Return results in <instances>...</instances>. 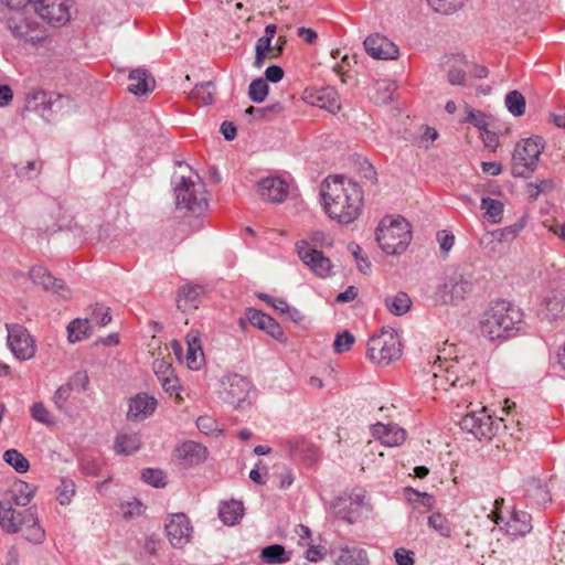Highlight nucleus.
Segmentation results:
<instances>
[{
	"label": "nucleus",
	"instance_id": "f257e3e1",
	"mask_svg": "<svg viewBox=\"0 0 565 565\" xmlns=\"http://www.w3.org/2000/svg\"><path fill=\"white\" fill-rule=\"evenodd\" d=\"M320 195L327 215L341 225L353 223L362 213V188L344 175H329L321 184Z\"/></svg>",
	"mask_w": 565,
	"mask_h": 565
},
{
	"label": "nucleus",
	"instance_id": "f03ea898",
	"mask_svg": "<svg viewBox=\"0 0 565 565\" xmlns=\"http://www.w3.org/2000/svg\"><path fill=\"white\" fill-rule=\"evenodd\" d=\"M524 326L523 312L510 301L498 299L482 315L480 331L491 341L505 340L522 332Z\"/></svg>",
	"mask_w": 565,
	"mask_h": 565
},
{
	"label": "nucleus",
	"instance_id": "7ed1b4c3",
	"mask_svg": "<svg viewBox=\"0 0 565 565\" xmlns=\"http://www.w3.org/2000/svg\"><path fill=\"white\" fill-rule=\"evenodd\" d=\"M0 526L9 534L24 530L25 540L33 544H41L45 537V532L31 508L17 511L8 504L0 503Z\"/></svg>",
	"mask_w": 565,
	"mask_h": 565
},
{
	"label": "nucleus",
	"instance_id": "20e7f679",
	"mask_svg": "<svg viewBox=\"0 0 565 565\" xmlns=\"http://www.w3.org/2000/svg\"><path fill=\"white\" fill-rule=\"evenodd\" d=\"M375 234L376 242L385 254L401 255L412 241V226L404 217H384Z\"/></svg>",
	"mask_w": 565,
	"mask_h": 565
},
{
	"label": "nucleus",
	"instance_id": "39448f33",
	"mask_svg": "<svg viewBox=\"0 0 565 565\" xmlns=\"http://www.w3.org/2000/svg\"><path fill=\"white\" fill-rule=\"evenodd\" d=\"M173 192L178 209L201 214L207 207L205 184L198 174L194 175V179L185 175L179 177L174 181Z\"/></svg>",
	"mask_w": 565,
	"mask_h": 565
},
{
	"label": "nucleus",
	"instance_id": "423d86ee",
	"mask_svg": "<svg viewBox=\"0 0 565 565\" xmlns=\"http://www.w3.org/2000/svg\"><path fill=\"white\" fill-rule=\"evenodd\" d=\"M544 149L540 136L530 137L518 142L511 159V173L514 178H530L536 170L537 161Z\"/></svg>",
	"mask_w": 565,
	"mask_h": 565
},
{
	"label": "nucleus",
	"instance_id": "0eeeda50",
	"mask_svg": "<svg viewBox=\"0 0 565 565\" xmlns=\"http://www.w3.org/2000/svg\"><path fill=\"white\" fill-rule=\"evenodd\" d=\"M402 344L396 331L392 328L383 329L367 342V356L379 365H388L402 355Z\"/></svg>",
	"mask_w": 565,
	"mask_h": 565
},
{
	"label": "nucleus",
	"instance_id": "6e6552de",
	"mask_svg": "<svg viewBox=\"0 0 565 565\" xmlns=\"http://www.w3.org/2000/svg\"><path fill=\"white\" fill-rule=\"evenodd\" d=\"M7 26L13 38L24 44L38 45L47 38L46 29L33 17L14 10L7 18Z\"/></svg>",
	"mask_w": 565,
	"mask_h": 565
},
{
	"label": "nucleus",
	"instance_id": "1a4fd4ad",
	"mask_svg": "<svg viewBox=\"0 0 565 565\" xmlns=\"http://www.w3.org/2000/svg\"><path fill=\"white\" fill-rule=\"evenodd\" d=\"M501 418H493L487 407L479 411H469L460 419V428L473 435L478 440L491 439L498 431Z\"/></svg>",
	"mask_w": 565,
	"mask_h": 565
},
{
	"label": "nucleus",
	"instance_id": "9d476101",
	"mask_svg": "<svg viewBox=\"0 0 565 565\" xmlns=\"http://www.w3.org/2000/svg\"><path fill=\"white\" fill-rule=\"evenodd\" d=\"M471 290V279L462 273L454 270L445 275L437 292L443 303L458 305Z\"/></svg>",
	"mask_w": 565,
	"mask_h": 565
},
{
	"label": "nucleus",
	"instance_id": "9b49d317",
	"mask_svg": "<svg viewBox=\"0 0 565 565\" xmlns=\"http://www.w3.org/2000/svg\"><path fill=\"white\" fill-rule=\"evenodd\" d=\"M250 390L252 384L246 377L232 374L221 381L220 397L235 408H244L245 404L250 405Z\"/></svg>",
	"mask_w": 565,
	"mask_h": 565
},
{
	"label": "nucleus",
	"instance_id": "f8f14e48",
	"mask_svg": "<svg viewBox=\"0 0 565 565\" xmlns=\"http://www.w3.org/2000/svg\"><path fill=\"white\" fill-rule=\"evenodd\" d=\"M8 347L13 355L22 361L35 355V343L29 331L21 324H7Z\"/></svg>",
	"mask_w": 565,
	"mask_h": 565
},
{
	"label": "nucleus",
	"instance_id": "ddd939ff",
	"mask_svg": "<svg viewBox=\"0 0 565 565\" xmlns=\"http://www.w3.org/2000/svg\"><path fill=\"white\" fill-rule=\"evenodd\" d=\"M164 527L170 544L175 548L186 545L193 533L190 519L184 513L171 514Z\"/></svg>",
	"mask_w": 565,
	"mask_h": 565
},
{
	"label": "nucleus",
	"instance_id": "4468645a",
	"mask_svg": "<svg viewBox=\"0 0 565 565\" xmlns=\"http://www.w3.org/2000/svg\"><path fill=\"white\" fill-rule=\"evenodd\" d=\"M297 253L299 258L307 265L315 274L320 277H327L331 273V260L323 255L322 252L313 249L305 241L297 243Z\"/></svg>",
	"mask_w": 565,
	"mask_h": 565
},
{
	"label": "nucleus",
	"instance_id": "2eb2a0df",
	"mask_svg": "<svg viewBox=\"0 0 565 565\" xmlns=\"http://www.w3.org/2000/svg\"><path fill=\"white\" fill-rule=\"evenodd\" d=\"M363 503L364 494L351 493L337 498L332 502V509L339 519L352 524L361 516Z\"/></svg>",
	"mask_w": 565,
	"mask_h": 565
},
{
	"label": "nucleus",
	"instance_id": "dca6fc26",
	"mask_svg": "<svg viewBox=\"0 0 565 565\" xmlns=\"http://www.w3.org/2000/svg\"><path fill=\"white\" fill-rule=\"evenodd\" d=\"M247 321L258 328L259 330L265 331L267 334H269L271 338L277 340L280 343L287 342V337L280 327V324L270 316L266 315L265 312L249 308L247 309L246 313Z\"/></svg>",
	"mask_w": 565,
	"mask_h": 565
},
{
	"label": "nucleus",
	"instance_id": "f3484780",
	"mask_svg": "<svg viewBox=\"0 0 565 565\" xmlns=\"http://www.w3.org/2000/svg\"><path fill=\"white\" fill-rule=\"evenodd\" d=\"M364 47L366 53L376 60H395L399 54L397 45L380 34L369 35L364 40Z\"/></svg>",
	"mask_w": 565,
	"mask_h": 565
},
{
	"label": "nucleus",
	"instance_id": "a211bd4d",
	"mask_svg": "<svg viewBox=\"0 0 565 565\" xmlns=\"http://www.w3.org/2000/svg\"><path fill=\"white\" fill-rule=\"evenodd\" d=\"M289 185L278 177H266L258 181L257 192L267 202L280 203L288 195Z\"/></svg>",
	"mask_w": 565,
	"mask_h": 565
},
{
	"label": "nucleus",
	"instance_id": "6ab92c4d",
	"mask_svg": "<svg viewBox=\"0 0 565 565\" xmlns=\"http://www.w3.org/2000/svg\"><path fill=\"white\" fill-rule=\"evenodd\" d=\"M72 4L73 0H60L53 4L52 9L49 4L36 7V13L47 23L58 26L70 21Z\"/></svg>",
	"mask_w": 565,
	"mask_h": 565
},
{
	"label": "nucleus",
	"instance_id": "aec40b11",
	"mask_svg": "<svg viewBox=\"0 0 565 565\" xmlns=\"http://www.w3.org/2000/svg\"><path fill=\"white\" fill-rule=\"evenodd\" d=\"M157 399L146 393H139L129 399L127 418L129 420H143L157 408Z\"/></svg>",
	"mask_w": 565,
	"mask_h": 565
},
{
	"label": "nucleus",
	"instance_id": "412c9836",
	"mask_svg": "<svg viewBox=\"0 0 565 565\" xmlns=\"http://www.w3.org/2000/svg\"><path fill=\"white\" fill-rule=\"evenodd\" d=\"M204 292V286L199 284L186 282L180 286L175 299L178 309L182 311L196 309Z\"/></svg>",
	"mask_w": 565,
	"mask_h": 565
},
{
	"label": "nucleus",
	"instance_id": "4be33fe9",
	"mask_svg": "<svg viewBox=\"0 0 565 565\" xmlns=\"http://www.w3.org/2000/svg\"><path fill=\"white\" fill-rule=\"evenodd\" d=\"M30 278L34 284L42 285L45 290H50L53 292H61L60 295L66 299L70 297V291L65 289L64 281L62 279L55 278L52 274L42 266H33L30 269Z\"/></svg>",
	"mask_w": 565,
	"mask_h": 565
},
{
	"label": "nucleus",
	"instance_id": "5701e85b",
	"mask_svg": "<svg viewBox=\"0 0 565 565\" xmlns=\"http://www.w3.org/2000/svg\"><path fill=\"white\" fill-rule=\"evenodd\" d=\"M372 435L381 440L382 444L394 447L404 443L406 431L396 424L377 423L372 426Z\"/></svg>",
	"mask_w": 565,
	"mask_h": 565
},
{
	"label": "nucleus",
	"instance_id": "b1692460",
	"mask_svg": "<svg viewBox=\"0 0 565 565\" xmlns=\"http://www.w3.org/2000/svg\"><path fill=\"white\" fill-rule=\"evenodd\" d=\"M128 78L132 83L127 89L134 95H146L152 92L156 87L154 78L146 68L139 67L130 71Z\"/></svg>",
	"mask_w": 565,
	"mask_h": 565
},
{
	"label": "nucleus",
	"instance_id": "393cba45",
	"mask_svg": "<svg viewBox=\"0 0 565 565\" xmlns=\"http://www.w3.org/2000/svg\"><path fill=\"white\" fill-rule=\"evenodd\" d=\"M33 495L34 489L31 484L19 480L11 486L7 493V499L0 501V503L6 505L8 504L11 508H13V505L26 507L31 502Z\"/></svg>",
	"mask_w": 565,
	"mask_h": 565
},
{
	"label": "nucleus",
	"instance_id": "a878e982",
	"mask_svg": "<svg viewBox=\"0 0 565 565\" xmlns=\"http://www.w3.org/2000/svg\"><path fill=\"white\" fill-rule=\"evenodd\" d=\"M532 516L525 511L513 510L507 522V532L512 536H525L532 530Z\"/></svg>",
	"mask_w": 565,
	"mask_h": 565
},
{
	"label": "nucleus",
	"instance_id": "bb28decb",
	"mask_svg": "<svg viewBox=\"0 0 565 565\" xmlns=\"http://www.w3.org/2000/svg\"><path fill=\"white\" fill-rule=\"evenodd\" d=\"M525 492L527 498L533 500L539 505H545L552 501L550 490L540 479H527L525 481Z\"/></svg>",
	"mask_w": 565,
	"mask_h": 565
},
{
	"label": "nucleus",
	"instance_id": "cd10ccee",
	"mask_svg": "<svg viewBox=\"0 0 565 565\" xmlns=\"http://www.w3.org/2000/svg\"><path fill=\"white\" fill-rule=\"evenodd\" d=\"M244 513V507L241 501L231 500L223 502L218 509V516L225 525H235L239 522Z\"/></svg>",
	"mask_w": 565,
	"mask_h": 565
},
{
	"label": "nucleus",
	"instance_id": "c85d7f7f",
	"mask_svg": "<svg viewBox=\"0 0 565 565\" xmlns=\"http://www.w3.org/2000/svg\"><path fill=\"white\" fill-rule=\"evenodd\" d=\"M141 445L138 433H120L115 439V451L118 455H131L136 452Z\"/></svg>",
	"mask_w": 565,
	"mask_h": 565
},
{
	"label": "nucleus",
	"instance_id": "c756f323",
	"mask_svg": "<svg viewBox=\"0 0 565 565\" xmlns=\"http://www.w3.org/2000/svg\"><path fill=\"white\" fill-rule=\"evenodd\" d=\"M337 565H369L366 551L355 546H342Z\"/></svg>",
	"mask_w": 565,
	"mask_h": 565
},
{
	"label": "nucleus",
	"instance_id": "7c9ffc66",
	"mask_svg": "<svg viewBox=\"0 0 565 565\" xmlns=\"http://www.w3.org/2000/svg\"><path fill=\"white\" fill-rule=\"evenodd\" d=\"M49 92H45L41 88H32L25 98V108L28 110L38 111L44 118H46V105L50 98Z\"/></svg>",
	"mask_w": 565,
	"mask_h": 565
},
{
	"label": "nucleus",
	"instance_id": "2f4dec72",
	"mask_svg": "<svg viewBox=\"0 0 565 565\" xmlns=\"http://www.w3.org/2000/svg\"><path fill=\"white\" fill-rule=\"evenodd\" d=\"M205 451L200 444L189 440L175 448V456L184 460L186 463L192 465L201 460L202 454Z\"/></svg>",
	"mask_w": 565,
	"mask_h": 565
},
{
	"label": "nucleus",
	"instance_id": "473e14b6",
	"mask_svg": "<svg viewBox=\"0 0 565 565\" xmlns=\"http://www.w3.org/2000/svg\"><path fill=\"white\" fill-rule=\"evenodd\" d=\"M290 558L291 552H287L280 544L265 546L260 552V559L266 564H282Z\"/></svg>",
	"mask_w": 565,
	"mask_h": 565
},
{
	"label": "nucleus",
	"instance_id": "72a5a7b5",
	"mask_svg": "<svg viewBox=\"0 0 565 565\" xmlns=\"http://www.w3.org/2000/svg\"><path fill=\"white\" fill-rule=\"evenodd\" d=\"M215 84L211 81L198 84L189 93V98L199 105H211L214 102Z\"/></svg>",
	"mask_w": 565,
	"mask_h": 565
},
{
	"label": "nucleus",
	"instance_id": "f704fd0d",
	"mask_svg": "<svg viewBox=\"0 0 565 565\" xmlns=\"http://www.w3.org/2000/svg\"><path fill=\"white\" fill-rule=\"evenodd\" d=\"M92 334L93 329L88 319H74L67 326V337L72 343L83 341Z\"/></svg>",
	"mask_w": 565,
	"mask_h": 565
},
{
	"label": "nucleus",
	"instance_id": "c9c22d12",
	"mask_svg": "<svg viewBox=\"0 0 565 565\" xmlns=\"http://www.w3.org/2000/svg\"><path fill=\"white\" fill-rule=\"evenodd\" d=\"M385 306L394 316H403L411 309L412 301L406 292L398 291L396 295L385 298Z\"/></svg>",
	"mask_w": 565,
	"mask_h": 565
},
{
	"label": "nucleus",
	"instance_id": "e433bc0d",
	"mask_svg": "<svg viewBox=\"0 0 565 565\" xmlns=\"http://www.w3.org/2000/svg\"><path fill=\"white\" fill-rule=\"evenodd\" d=\"M439 367L445 371V380L450 384V386H456L460 381L459 371L461 367L459 365V361L457 358L455 360L448 359L447 356L441 358L438 356Z\"/></svg>",
	"mask_w": 565,
	"mask_h": 565
},
{
	"label": "nucleus",
	"instance_id": "4c0bfd02",
	"mask_svg": "<svg viewBox=\"0 0 565 565\" xmlns=\"http://www.w3.org/2000/svg\"><path fill=\"white\" fill-rule=\"evenodd\" d=\"M3 461L11 466L18 473H25L30 468V462L26 457L17 449L6 450Z\"/></svg>",
	"mask_w": 565,
	"mask_h": 565
},
{
	"label": "nucleus",
	"instance_id": "58836bf2",
	"mask_svg": "<svg viewBox=\"0 0 565 565\" xmlns=\"http://www.w3.org/2000/svg\"><path fill=\"white\" fill-rule=\"evenodd\" d=\"M284 111V105L279 102L265 107L249 106L246 108L245 114L254 116L259 120H268L273 116L279 115Z\"/></svg>",
	"mask_w": 565,
	"mask_h": 565
},
{
	"label": "nucleus",
	"instance_id": "ea45409f",
	"mask_svg": "<svg viewBox=\"0 0 565 565\" xmlns=\"http://www.w3.org/2000/svg\"><path fill=\"white\" fill-rule=\"evenodd\" d=\"M508 110L513 116H522L525 113V98L519 90H511L504 99Z\"/></svg>",
	"mask_w": 565,
	"mask_h": 565
},
{
	"label": "nucleus",
	"instance_id": "a19ab883",
	"mask_svg": "<svg viewBox=\"0 0 565 565\" xmlns=\"http://www.w3.org/2000/svg\"><path fill=\"white\" fill-rule=\"evenodd\" d=\"M438 13L449 15L463 8L467 0H427Z\"/></svg>",
	"mask_w": 565,
	"mask_h": 565
},
{
	"label": "nucleus",
	"instance_id": "79ce46f5",
	"mask_svg": "<svg viewBox=\"0 0 565 565\" xmlns=\"http://www.w3.org/2000/svg\"><path fill=\"white\" fill-rule=\"evenodd\" d=\"M317 103L319 107L326 108L329 111H334L340 108L338 94L331 87L323 88L319 93L317 96Z\"/></svg>",
	"mask_w": 565,
	"mask_h": 565
},
{
	"label": "nucleus",
	"instance_id": "37998d69",
	"mask_svg": "<svg viewBox=\"0 0 565 565\" xmlns=\"http://www.w3.org/2000/svg\"><path fill=\"white\" fill-rule=\"evenodd\" d=\"M268 84L263 77H258L252 81L248 87V97L254 103H263L268 95Z\"/></svg>",
	"mask_w": 565,
	"mask_h": 565
},
{
	"label": "nucleus",
	"instance_id": "c03bdc74",
	"mask_svg": "<svg viewBox=\"0 0 565 565\" xmlns=\"http://www.w3.org/2000/svg\"><path fill=\"white\" fill-rule=\"evenodd\" d=\"M481 209L486 210V214L489 216L492 223L501 222L503 215V204L501 201L483 198L481 200Z\"/></svg>",
	"mask_w": 565,
	"mask_h": 565
},
{
	"label": "nucleus",
	"instance_id": "a18cd8bd",
	"mask_svg": "<svg viewBox=\"0 0 565 565\" xmlns=\"http://www.w3.org/2000/svg\"><path fill=\"white\" fill-rule=\"evenodd\" d=\"M141 480L154 488H164L167 484V476L161 469L145 468L141 471Z\"/></svg>",
	"mask_w": 565,
	"mask_h": 565
},
{
	"label": "nucleus",
	"instance_id": "49530a36",
	"mask_svg": "<svg viewBox=\"0 0 565 565\" xmlns=\"http://www.w3.org/2000/svg\"><path fill=\"white\" fill-rule=\"evenodd\" d=\"M71 98L66 95L51 93L46 105V114L63 113L65 108L71 107Z\"/></svg>",
	"mask_w": 565,
	"mask_h": 565
},
{
	"label": "nucleus",
	"instance_id": "de8ad7c7",
	"mask_svg": "<svg viewBox=\"0 0 565 565\" xmlns=\"http://www.w3.org/2000/svg\"><path fill=\"white\" fill-rule=\"evenodd\" d=\"M72 392H73L72 387L67 383H64L55 391V393L53 395V402H54L55 407L60 412L65 413L67 411V403L72 395Z\"/></svg>",
	"mask_w": 565,
	"mask_h": 565
},
{
	"label": "nucleus",
	"instance_id": "09e8293b",
	"mask_svg": "<svg viewBox=\"0 0 565 565\" xmlns=\"http://www.w3.org/2000/svg\"><path fill=\"white\" fill-rule=\"evenodd\" d=\"M554 183L551 179H544L540 182H530L526 184V194L530 200H536L541 193L553 190Z\"/></svg>",
	"mask_w": 565,
	"mask_h": 565
},
{
	"label": "nucleus",
	"instance_id": "8fccbe9b",
	"mask_svg": "<svg viewBox=\"0 0 565 565\" xmlns=\"http://www.w3.org/2000/svg\"><path fill=\"white\" fill-rule=\"evenodd\" d=\"M428 525L436 530L441 536L449 537L451 529L448 520L440 513H434L428 518Z\"/></svg>",
	"mask_w": 565,
	"mask_h": 565
},
{
	"label": "nucleus",
	"instance_id": "3c124183",
	"mask_svg": "<svg viewBox=\"0 0 565 565\" xmlns=\"http://www.w3.org/2000/svg\"><path fill=\"white\" fill-rule=\"evenodd\" d=\"M56 491L60 504L66 505L75 494V483L71 479H62Z\"/></svg>",
	"mask_w": 565,
	"mask_h": 565
},
{
	"label": "nucleus",
	"instance_id": "603ef678",
	"mask_svg": "<svg viewBox=\"0 0 565 565\" xmlns=\"http://www.w3.org/2000/svg\"><path fill=\"white\" fill-rule=\"evenodd\" d=\"M354 343V337L349 331H343L339 333L333 342V349L335 353H343L351 349Z\"/></svg>",
	"mask_w": 565,
	"mask_h": 565
},
{
	"label": "nucleus",
	"instance_id": "864d4df0",
	"mask_svg": "<svg viewBox=\"0 0 565 565\" xmlns=\"http://www.w3.org/2000/svg\"><path fill=\"white\" fill-rule=\"evenodd\" d=\"M31 416L34 420L45 424V425H52L53 420L51 419L50 413L44 406L42 402H35L31 406Z\"/></svg>",
	"mask_w": 565,
	"mask_h": 565
},
{
	"label": "nucleus",
	"instance_id": "5fc2aeb1",
	"mask_svg": "<svg viewBox=\"0 0 565 565\" xmlns=\"http://www.w3.org/2000/svg\"><path fill=\"white\" fill-rule=\"evenodd\" d=\"M349 250L354 256L359 270L366 274L371 267V263L367 256L362 255V248L358 244L352 243L349 245Z\"/></svg>",
	"mask_w": 565,
	"mask_h": 565
},
{
	"label": "nucleus",
	"instance_id": "6e6d98bb",
	"mask_svg": "<svg viewBox=\"0 0 565 565\" xmlns=\"http://www.w3.org/2000/svg\"><path fill=\"white\" fill-rule=\"evenodd\" d=\"M466 121L473 125L479 130H486L488 127V117L481 110L469 109Z\"/></svg>",
	"mask_w": 565,
	"mask_h": 565
},
{
	"label": "nucleus",
	"instance_id": "4d7b16f0",
	"mask_svg": "<svg viewBox=\"0 0 565 565\" xmlns=\"http://www.w3.org/2000/svg\"><path fill=\"white\" fill-rule=\"evenodd\" d=\"M66 383L70 384L72 390L81 388L82 391H86L89 385V376L86 371H77Z\"/></svg>",
	"mask_w": 565,
	"mask_h": 565
},
{
	"label": "nucleus",
	"instance_id": "13d9d810",
	"mask_svg": "<svg viewBox=\"0 0 565 565\" xmlns=\"http://www.w3.org/2000/svg\"><path fill=\"white\" fill-rule=\"evenodd\" d=\"M93 319L96 320L100 327L108 324L111 321L109 308L97 303L93 309Z\"/></svg>",
	"mask_w": 565,
	"mask_h": 565
},
{
	"label": "nucleus",
	"instance_id": "bf43d9fd",
	"mask_svg": "<svg viewBox=\"0 0 565 565\" xmlns=\"http://www.w3.org/2000/svg\"><path fill=\"white\" fill-rule=\"evenodd\" d=\"M153 371L158 380H161L162 377L169 376L174 373L172 365L162 359L154 360Z\"/></svg>",
	"mask_w": 565,
	"mask_h": 565
},
{
	"label": "nucleus",
	"instance_id": "052dcab7",
	"mask_svg": "<svg viewBox=\"0 0 565 565\" xmlns=\"http://www.w3.org/2000/svg\"><path fill=\"white\" fill-rule=\"evenodd\" d=\"M441 253L447 255L455 244V236L451 233L441 231L437 234Z\"/></svg>",
	"mask_w": 565,
	"mask_h": 565
},
{
	"label": "nucleus",
	"instance_id": "680f3d73",
	"mask_svg": "<svg viewBox=\"0 0 565 565\" xmlns=\"http://www.w3.org/2000/svg\"><path fill=\"white\" fill-rule=\"evenodd\" d=\"M196 427L201 433L210 435L216 430V422L209 416H200L196 419Z\"/></svg>",
	"mask_w": 565,
	"mask_h": 565
},
{
	"label": "nucleus",
	"instance_id": "e2e57ef3",
	"mask_svg": "<svg viewBox=\"0 0 565 565\" xmlns=\"http://www.w3.org/2000/svg\"><path fill=\"white\" fill-rule=\"evenodd\" d=\"M397 565H414V553L404 547H399L394 553Z\"/></svg>",
	"mask_w": 565,
	"mask_h": 565
},
{
	"label": "nucleus",
	"instance_id": "0e129e2a",
	"mask_svg": "<svg viewBox=\"0 0 565 565\" xmlns=\"http://www.w3.org/2000/svg\"><path fill=\"white\" fill-rule=\"evenodd\" d=\"M284 74V70L279 65H270L265 71L264 79H266V83H278L282 79Z\"/></svg>",
	"mask_w": 565,
	"mask_h": 565
},
{
	"label": "nucleus",
	"instance_id": "69168bd1",
	"mask_svg": "<svg viewBox=\"0 0 565 565\" xmlns=\"http://www.w3.org/2000/svg\"><path fill=\"white\" fill-rule=\"evenodd\" d=\"M159 381L161 383L162 388L167 393H177L178 390L180 388L179 379L174 375V373L169 376L162 377Z\"/></svg>",
	"mask_w": 565,
	"mask_h": 565
},
{
	"label": "nucleus",
	"instance_id": "338daca9",
	"mask_svg": "<svg viewBox=\"0 0 565 565\" xmlns=\"http://www.w3.org/2000/svg\"><path fill=\"white\" fill-rule=\"evenodd\" d=\"M546 308L552 312V318L556 319L564 315V302L556 297L546 301Z\"/></svg>",
	"mask_w": 565,
	"mask_h": 565
},
{
	"label": "nucleus",
	"instance_id": "774afa93",
	"mask_svg": "<svg viewBox=\"0 0 565 565\" xmlns=\"http://www.w3.org/2000/svg\"><path fill=\"white\" fill-rule=\"evenodd\" d=\"M203 351L188 349L186 364L192 370H198L201 365Z\"/></svg>",
	"mask_w": 565,
	"mask_h": 565
}]
</instances>
